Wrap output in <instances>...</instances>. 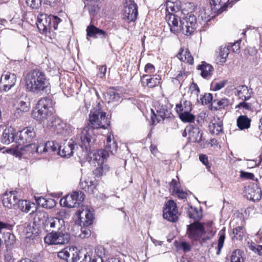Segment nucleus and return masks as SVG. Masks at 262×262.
Segmentation results:
<instances>
[{
    "label": "nucleus",
    "instance_id": "obj_1",
    "mask_svg": "<svg viewBox=\"0 0 262 262\" xmlns=\"http://www.w3.org/2000/svg\"><path fill=\"white\" fill-rule=\"evenodd\" d=\"M167 21L170 31L175 34L182 32L186 35H189L196 27V18L191 12H185V14L182 16H168Z\"/></svg>",
    "mask_w": 262,
    "mask_h": 262
},
{
    "label": "nucleus",
    "instance_id": "obj_2",
    "mask_svg": "<svg viewBox=\"0 0 262 262\" xmlns=\"http://www.w3.org/2000/svg\"><path fill=\"white\" fill-rule=\"evenodd\" d=\"M25 86L27 90L34 94L47 93L50 90V83L46 74L34 69L28 72L25 77Z\"/></svg>",
    "mask_w": 262,
    "mask_h": 262
},
{
    "label": "nucleus",
    "instance_id": "obj_3",
    "mask_svg": "<svg viewBox=\"0 0 262 262\" xmlns=\"http://www.w3.org/2000/svg\"><path fill=\"white\" fill-rule=\"evenodd\" d=\"M61 19L56 16L40 14L37 17V27L41 33L48 34L58 28Z\"/></svg>",
    "mask_w": 262,
    "mask_h": 262
},
{
    "label": "nucleus",
    "instance_id": "obj_4",
    "mask_svg": "<svg viewBox=\"0 0 262 262\" xmlns=\"http://www.w3.org/2000/svg\"><path fill=\"white\" fill-rule=\"evenodd\" d=\"M89 125L92 128L106 129L110 125V120L106 113L98 105L91 111L89 114Z\"/></svg>",
    "mask_w": 262,
    "mask_h": 262
},
{
    "label": "nucleus",
    "instance_id": "obj_5",
    "mask_svg": "<svg viewBox=\"0 0 262 262\" xmlns=\"http://www.w3.org/2000/svg\"><path fill=\"white\" fill-rule=\"evenodd\" d=\"M34 129L31 127H26L18 132L16 137V143L21 151H28L27 146L33 144L32 142L35 137Z\"/></svg>",
    "mask_w": 262,
    "mask_h": 262
},
{
    "label": "nucleus",
    "instance_id": "obj_6",
    "mask_svg": "<svg viewBox=\"0 0 262 262\" xmlns=\"http://www.w3.org/2000/svg\"><path fill=\"white\" fill-rule=\"evenodd\" d=\"M70 234L63 231H52L44 238L45 243L49 245H64L70 240Z\"/></svg>",
    "mask_w": 262,
    "mask_h": 262
},
{
    "label": "nucleus",
    "instance_id": "obj_7",
    "mask_svg": "<svg viewBox=\"0 0 262 262\" xmlns=\"http://www.w3.org/2000/svg\"><path fill=\"white\" fill-rule=\"evenodd\" d=\"M32 116L46 127L54 125L53 120L56 118L53 112L43 108H38L37 106L33 111Z\"/></svg>",
    "mask_w": 262,
    "mask_h": 262
},
{
    "label": "nucleus",
    "instance_id": "obj_8",
    "mask_svg": "<svg viewBox=\"0 0 262 262\" xmlns=\"http://www.w3.org/2000/svg\"><path fill=\"white\" fill-rule=\"evenodd\" d=\"M155 110L151 109L153 114L151 116V120L153 123L155 122V119L157 122L163 120L165 118L170 117L171 114L170 110L166 104L160 102H156L154 104Z\"/></svg>",
    "mask_w": 262,
    "mask_h": 262
},
{
    "label": "nucleus",
    "instance_id": "obj_9",
    "mask_svg": "<svg viewBox=\"0 0 262 262\" xmlns=\"http://www.w3.org/2000/svg\"><path fill=\"white\" fill-rule=\"evenodd\" d=\"M93 212V209L88 206L81 207L76 212V215L78 218L77 222L80 226H89L92 224L94 219Z\"/></svg>",
    "mask_w": 262,
    "mask_h": 262
},
{
    "label": "nucleus",
    "instance_id": "obj_10",
    "mask_svg": "<svg viewBox=\"0 0 262 262\" xmlns=\"http://www.w3.org/2000/svg\"><path fill=\"white\" fill-rule=\"evenodd\" d=\"M84 194L81 191H75L60 200L61 205L69 208L77 207L82 203Z\"/></svg>",
    "mask_w": 262,
    "mask_h": 262
},
{
    "label": "nucleus",
    "instance_id": "obj_11",
    "mask_svg": "<svg viewBox=\"0 0 262 262\" xmlns=\"http://www.w3.org/2000/svg\"><path fill=\"white\" fill-rule=\"evenodd\" d=\"M178 212L176 203L172 200L168 201L163 209V217L171 222H176L178 219Z\"/></svg>",
    "mask_w": 262,
    "mask_h": 262
},
{
    "label": "nucleus",
    "instance_id": "obj_12",
    "mask_svg": "<svg viewBox=\"0 0 262 262\" xmlns=\"http://www.w3.org/2000/svg\"><path fill=\"white\" fill-rule=\"evenodd\" d=\"M92 131V129L89 126H85L78 131L77 138L80 141V146L82 148H84L85 152H88L90 150Z\"/></svg>",
    "mask_w": 262,
    "mask_h": 262
},
{
    "label": "nucleus",
    "instance_id": "obj_13",
    "mask_svg": "<svg viewBox=\"0 0 262 262\" xmlns=\"http://www.w3.org/2000/svg\"><path fill=\"white\" fill-rule=\"evenodd\" d=\"M206 233L203 225L195 222L187 226V234L188 237L194 241H199Z\"/></svg>",
    "mask_w": 262,
    "mask_h": 262
},
{
    "label": "nucleus",
    "instance_id": "obj_14",
    "mask_svg": "<svg viewBox=\"0 0 262 262\" xmlns=\"http://www.w3.org/2000/svg\"><path fill=\"white\" fill-rule=\"evenodd\" d=\"M58 256L61 259L66 260L67 262H77L79 259L78 251L76 247L74 246L68 247L58 253Z\"/></svg>",
    "mask_w": 262,
    "mask_h": 262
},
{
    "label": "nucleus",
    "instance_id": "obj_15",
    "mask_svg": "<svg viewBox=\"0 0 262 262\" xmlns=\"http://www.w3.org/2000/svg\"><path fill=\"white\" fill-rule=\"evenodd\" d=\"M53 124L54 125L52 127L54 128V132L57 134L67 137L70 135L73 131V127L70 124L64 123L56 117L53 120Z\"/></svg>",
    "mask_w": 262,
    "mask_h": 262
},
{
    "label": "nucleus",
    "instance_id": "obj_16",
    "mask_svg": "<svg viewBox=\"0 0 262 262\" xmlns=\"http://www.w3.org/2000/svg\"><path fill=\"white\" fill-rule=\"evenodd\" d=\"M16 81V76L14 74L8 72L3 74L0 79V90L8 91L15 85Z\"/></svg>",
    "mask_w": 262,
    "mask_h": 262
},
{
    "label": "nucleus",
    "instance_id": "obj_17",
    "mask_svg": "<svg viewBox=\"0 0 262 262\" xmlns=\"http://www.w3.org/2000/svg\"><path fill=\"white\" fill-rule=\"evenodd\" d=\"M138 15L137 6L132 0L127 1L124 7L123 16L129 21H134Z\"/></svg>",
    "mask_w": 262,
    "mask_h": 262
},
{
    "label": "nucleus",
    "instance_id": "obj_18",
    "mask_svg": "<svg viewBox=\"0 0 262 262\" xmlns=\"http://www.w3.org/2000/svg\"><path fill=\"white\" fill-rule=\"evenodd\" d=\"M19 199V196L16 191L6 192L3 196V204L4 206L8 209H16Z\"/></svg>",
    "mask_w": 262,
    "mask_h": 262
},
{
    "label": "nucleus",
    "instance_id": "obj_19",
    "mask_svg": "<svg viewBox=\"0 0 262 262\" xmlns=\"http://www.w3.org/2000/svg\"><path fill=\"white\" fill-rule=\"evenodd\" d=\"M244 194L249 200L259 201L261 198L262 191L256 184L253 183L245 187Z\"/></svg>",
    "mask_w": 262,
    "mask_h": 262
},
{
    "label": "nucleus",
    "instance_id": "obj_20",
    "mask_svg": "<svg viewBox=\"0 0 262 262\" xmlns=\"http://www.w3.org/2000/svg\"><path fill=\"white\" fill-rule=\"evenodd\" d=\"M45 228L47 231H63L64 229V221L63 219L57 217H51L46 220L44 223Z\"/></svg>",
    "mask_w": 262,
    "mask_h": 262
},
{
    "label": "nucleus",
    "instance_id": "obj_21",
    "mask_svg": "<svg viewBox=\"0 0 262 262\" xmlns=\"http://www.w3.org/2000/svg\"><path fill=\"white\" fill-rule=\"evenodd\" d=\"M85 154L90 157L93 162L97 164V166L103 164L109 156L107 150L102 149L94 151V152L89 150L88 152H85Z\"/></svg>",
    "mask_w": 262,
    "mask_h": 262
},
{
    "label": "nucleus",
    "instance_id": "obj_22",
    "mask_svg": "<svg viewBox=\"0 0 262 262\" xmlns=\"http://www.w3.org/2000/svg\"><path fill=\"white\" fill-rule=\"evenodd\" d=\"M80 189L90 194H94L96 192V183L94 178L84 177L81 179L79 184Z\"/></svg>",
    "mask_w": 262,
    "mask_h": 262
},
{
    "label": "nucleus",
    "instance_id": "obj_23",
    "mask_svg": "<svg viewBox=\"0 0 262 262\" xmlns=\"http://www.w3.org/2000/svg\"><path fill=\"white\" fill-rule=\"evenodd\" d=\"M166 10L168 12V14L165 17L166 21L168 16L176 15L182 16L183 15L185 14V12H187V10L181 9L180 3L179 2H167L166 3Z\"/></svg>",
    "mask_w": 262,
    "mask_h": 262
},
{
    "label": "nucleus",
    "instance_id": "obj_24",
    "mask_svg": "<svg viewBox=\"0 0 262 262\" xmlns=\"http://www.w3.org/2000/svg\"><path fill=\"white\" fill-rule=\"evenodd\" d=\"M77 148L76 144H74L72 140L64 143L63 146L59 147L58 154L61 157L70 158L73 156L74 150Z\"/></svg>",
    "mask_w": 262,
    "mask_h": 262
},
{
    "label": "nucleus",
    "instance_id": "obj_25",
    "mask_svg": "<svg viewBox=\"0 0 262 262\" xmlns=\"http://www.w3.org/2000/svg\"><path fill=\"white\" fill-rule=\"evenodd\" d=\"M161 79V77L159 75H143L141 80L143 86L152 88L160 83Z\"/></svg>",
    "mask_w": 262,
    "mask_h": 262
},
{
    "label": "nucleus",
    "instance_id": "obj_26",
    "mask_svg": "<svg viewBox=\"0 0 262 262\" xmlns=\"http://www.w3.org/2000/svg\"><path fill=\"white\" fill-rule=\"evenodd\" d=\"M15 130L11 126L6 128L3 133L1 141L5 144H9L13 141H16Z\"/></svg>",
    "mask_w": 262,
    "mask_h": 262
},
{
    "label": "nucleus",
    "instance_id": "obj_27",
    "mask_svg": "<svg viewBox=\"0 0 262 262\" xmlns=\"http://www.w3.org/2000/svg\"><path fill=\"white\" fill-rule=\"evenodd\" d=\"M87 37H92L94 38L100 37L101 38H105L107 34L104 30L99 29L94 25H90L86 28ZM88 39V37H87Z\"/></svg>",
    "mask_w": 262,
    "mask_h": 262
},
{
    "label": "nucleus",
    "instance_id": "obj_28",
    "mask_svg": "<svg viewBox=\"0 0 262 262\" xmlns=\"http://www.w3.org/2000/svg\"><path fill=\"white\" fill-rule=\"evenodd\" d=\"M202 135L203 133L199 127L190 125L189 137L188 138L190 142L200 143L202 140Z\"/></svg>",
    "mask_w": 262,
    "mask_h": 262
},
{
    "label": "nucleus",
    "instance_id": "obj_29",
    "mask_svg": "<svg viewBox=\"0 0 262 262\" xmlns=\"http://www.w3.org/2000/svg\"><path fill=\"white\" fill-rule=\"evenodd\" d=\"M223 129V121L219 117H214L209 125V131L213 134L219 135Z\"/></svg>",
    "mask_w": 262,
    "mask_h": 262
},
{
    "label": "nucleus",
    "instance_id": "obj_30",
    "mask_svg": "<svg viewBox=\"0 0 262 262\" xmlns=\"http://www.w3.org/2000/svg\"><path fill=\"white\" fill-rule=\"evenodd\" d=\"M35 208V204L34 203L26 200L20 199H19L16 206V209H19L25 213H28L30 211H32V212L33 213L34 210H32V209Z\"/></svg>",
    "mask_w": 262,
    "mask_h": 262
},
{
    "label": "nucleus",
    "instance_id": "obj_31",
    "mask_svg": "<svg viewBox=\"0 0 262 262\" xmlns=\"http://www.w3.org/2000/svg\"><path fill=\"white\" fill-rule=\"evenodd\" d=\"M236 95L243 101H246L251 97L252 90L249 89L247 86L240 85L236 89Z\"/></svg>",
    "mask_w": 262,
    "mask_h": 262
},
{
    "label": "nucleus",
    "instance_id": "obj_32",
    "mask_svg": "<svg viewBox=\"0 0 262 262\" xmlns=\"http://www.w3.org/2000/svg\"><path fill=\"white\" fill-rule=\"evenodd\" d=\"M198 69L201 71V75L204 78H209L214 70L213 67L205 62H203L198 66Z\"/></svg>",
    "mask_w": 262,
    "mask_h": 262
},
{
    "label": "nucleus",
    "instance_id": "obj_33",
    "mask_svg": "<svg viewBox=\"0 0 262 262\" xmlns=\"http://www.w3.org/2000/svg\"><path fill=\"white\" fill-rule=\"evenodd\" d=\"M54 102L52 100L48 97H43L40 99L37 102L38 108H43L51 112H54Z\"/></svg>",
    "mask_w": 262,
    "mask_h": 262
},
{
    "label": "nucleus",
    "instance_id": "obj_34",
    "mask_svg": "<svg viewBox=\"0 0 262 262\" xmlns=\"http://www.w3.org/2000/svg\"><path fill=\"white\" fill-rule=\"evenodd\" d=\"M192 109L191 104L189 101H181L180 104L176 105V112L179 114V116L182 114H185L188 112H191Z\"/></svg>",
    "mask_w": 262,
    "mask_h": 262
},
{
    "label": "nucleus",
    "instance_id": "obj_35",
    "mask_svg": "<svg viewBox=\"0 0 262 262\" xmlns=\"http://www.w3.org/2000/svg\"><path fill=\"white\" fill-rule=\"evenodd\" d=\"M251 120L246 115H241L237 119V125L241 130L248 129L250 127Z\"/></svg>",
    "mask_w": 262,
    "mask_h": 262
},
{
    "label": "nucleus",
    "instance_id": "obj_36",
    "mask_svg": "<svg viewBox=\"0 0 262 262\" xmlns=\"http://www.w3.org/2000/svg\"><path fill=\"white\" fill-rule=\"evenodd\" d=\"M46 143H40L38 145L33 144L27 146L28 148L27 152H37L38 154L46 153Z\"/></svg>",
    "mask_w": 262,
    "mask_h": 262
},
{
    "label": "nucleus",
    "instance_id": "obj_37",
    "mask_svg": "<svg viewBox=\"0 0 262 262\" xmlns=\"http://www.w3.org/2000/svg\"><path fill=\"white\" fill-rule=\"evenodd\" d=\"M117 149V145L115 141L112 138L111 133H110L107 137L105 143V149L112 154H114Z\"/></svg>",
    "mask_w": 262,
    "mask_h": 262
},
{
    "label": "nucleus",
    "instance_id": "obj_38",
    "mask_svg": "<svg viewBox=\"0 0 262 262\" xmlns=\"http://www.w3.org/2000/svg\"><path fill=\"white\" fill-rule=\"evenodd\" d=\"M178 58L183 62L192 64L193 63V58L189 51L187 49L182 50L177 55Z\"/></svg>",
    "mask_w": 262,
    "mask_h": 262
},
{
    "label": "nucleus",
    "instance_id": "obj_39",
    "mask_svg": "<svg viewBox=\"0 0 262 262\" xmlns=\"http://www.w3.org/2000/svg\"><path fill=\"white\" fill-rule=\"evenodd\" d=\"M3 238L7 250L10 249L15 243V237L9 232L3 233Z\"/></svg>",
    "mask_w": 262,
    "mask_h": 262
},
{
    "label": "nucleus",
    "instance_id": "obj_40",
    "mask_svg": "<svg viewBox=\"0 0 262 262\" xmlns=\"http://www.w3.org/2000/svg\"><path fill=\"white\" fill-rule=\"evenodd\" d=\"M110 170V167L107 164H102L98 167L94 171V174L100 177L103 175H105Z\"/></svg>",
    "mask_w": 262,
    "mask_h": 262
},
{
    "label": "nucleus",
    "instance_id": "obj_41",
    "mask_svg": "<svg viewBox=\"0 0 262 262\" xmlns=\"http://www.w3.org/2000/svg\"><path fill=\"white\" fill-rule=\"evenodd\" d=\"M104 99L108 103L118 101L120 99V95L113 90H110L104 94Z\"/></svg>",
    "mask_w": 262,
    "mask_h": 262
},
{
    "label": "nucleus",
    "instance_id": "obj_42",
    "mask_svg": "<svg viewBox=\"0 0 262 262\" xmlns=\"http://www.w3.org/2000/svg\"><path fill=\"white\" fill-rule=\"evenodd\" d=\"M229 47L221 46L219 49V56L221 58L220 62L224 63L229 53Z\"/></svg>",
    "mask_w": 262,
    "mask_h": 262
},
{
    "label": "nucleus",
    "instance_id": "obj_43",
    "mask_svg": "<svg viewBox=\"0 0 262 262\" xmlns=\"http://www.w3.org/2000/svg\"><path fill=\"white\" fill-rule=\"evenodd\" d=\"M233 238L242 240L245 236V229L243 226H238L233 229Z\"/></svg>",
    "mask_w": 262,
    "mask_h": 262
},
{
    "label": "nucleus",
    "instance_id": "obj_44",
    "mask_svg": "<svg viewBox=\"0 0 262 262\" xmlns=\"http://www.w3.org/2000/svg\"><path fill=\"white\" fill-rule=\"evenodd\" d=\"M46 152H57L58 153L59 146L57 143L54 141H48L46 143Z\"/></svg>",
    "mask_w": 262,
    "mask_h": 262
},
{
    "label": "nucleus",
    "instance_id": "obj_45",
    "mask_svg": "<svg viewBox=\"0 0 262 262\" xmlns=\"http://www.w3.org/2000/svg\"><path fill=\"white\" fill-rule=\"evenodd\" d=\"M189 91L191 93V97L195 98L196 101H199V96L200 94V89L198 85L194 82H192L189 87Z\"/></svg>",
    "mask_w": 262,
    "mask_h": 262
},
{
    "label": "nucleus",
    "instance_id": "obj_46",
    "mask_svg": "<svg viewBox=\"0 0 262 262\" xmlns=\"http://www.w3.org/2000/svg\"><path fill=\"white\" fill-rule=\"evenodd\" d=\"M231 262H244L240 250H235L233 252L231 257Z\"/></svg>",
    "mask_w": 262,
    "mask_h": 262
},
{
    "label": "nucleus",
    "instance_id": "obj_47",
    "mask_svg": "<svg viewBox=\"0 0 262 262\" xmlns=\"http://www.w3.org/2000/svg\"><path fill=\"white\" fill-rule=\"evenodd\" d=\"M227 83V80H222L219 82L213 81L211 84V89L212 90L216 91L223 88Z\"/></svg>",
    "mask_w": 262,
    "mask_h": 262
},
{
    "label": "nucleus",
    "instance_id": "obj_48",
    "mask_svg": "<svg viewBox=\"0 0 262 262\" xmlns=\"http://www.w3.org/2000/svg\"><path fill=\"white\" fill-rule=\"evenodd\" d=\"M179 117L183 122H191L194 120L195 118L194 116L190 113V112H188L185 114H182Z\"/></svg>",
    "mask_w": 262,
    "mask_h": 262
},
{
    "label": "nucleus",
    "instance_id": "obj_49",
    "mask_svg": "<svg viewBox=\"0 0 262 262\" xmlns=\"http://www.w3.org/2000/svg\"><path fill=\"white\" fill-rule=\"evenodd\" d=\"M212 99V94L210 93H206L204 96L201 95L199 98V101H197L198 103H200L202 104H207L211 102Z\"/></svg>",
    "mask_w": 262,
    "mask_h": 262
},
{
    "label": "nucleus",
    "instance_id": "obj_50",
    "mask_svg": "<svg viewBox=\"0 0 262 262\" xmlns=\"http://www.w3.org/2000/svg\"><path fill=\"white\" fill-rule=\"evenodd\" d=\"M210 11L209 9H203L200 11V17L202 20L204 22L207 23L210 20Z\"/></svg>",
    "mask_w": 262,
    "mask_h": 262
},
{
    "label": "nucleus",
    "instance_id": "obj_51",
    "mask_svg": "<svg viewBox=\"0 0 262 262\" xmlns=\"http://www.w3.org/2000/svg\"><path fill=\"white\" fill-rule=\"evenodd\" d=\"M87 227L88 226H81V233L78 235L80 238H84L90 236L91 231Z\"/></svg>",
    "mask_w": 262,
    "mask_h": 262
},
{
    "label": "nucleus",
    "instance_id": "obj_52",
    "mask_svg": "<svg viewBox=\"0 0 262 262\" xmlns=\"http://www.w3.org/2000/svg\"><path fill=\"white\" fill-rule=\"evenodd\" d=\"M26 2L27 5L32 9L38 8L41 4V0H26Z\"/></svg>",
    "mask_w": 262,
    "mask_h": 262
},
{
    "label": "nucleus",
    "instance_id": "obj_53",
    "mask_svg": "<svg viewBox=\"0 0 262 262\" xmlns=\"http://www.w3.org/2000/svg\"><path fill=\"white\" fill-rule=\"evenodd\" d=\"M225 238V236L224 234H221L220 235V237H219V241H218L217 251L216 252L217 255H219L221 253V250L224 245Z\"/></svg>",
    "mask_w": 262,
    "mask_h": 262
},
{
    "label": "nucleus",
    "instance_id": "obj_54",
    "mask_svg": "<svg viewBox=\"0 0 262 262\" xmlns=\"http://www.w3.org/2000/svg\"><path fill=\"white\" fill-rule=\"evenodd\" d=\"M214 102L216 103L220 108H224L228 105L229 100L227 98H223L221 100H215Z\"/></svg>",
    "mask_w": 262,
    "mask_h": 262
},
{
    "label": "nucleus",
    "instance_id": "obj_55",
    "mask_svg": "<svg viewBox=\"0 0 262 262\" xmlns=\"http://www.w3.org/2000/svg\"><path fill=\"white\" fill-rule=\"evenodd\" d=\"M16 107L18 110L24 112H27L28 110L27 103L23 100H20L19 102H18Z\"/></svg>",
    "mask_w": 262,
    "mask_h": 262
},
{
    "label": "nucleus",
    "instance_id": "obj_56",
    "mask_svg": "<svg viewBox=\"0 0 262 262\" xmlns=\"http://www.w3.org/2000/svg\"><path fill=\"white\" fill-rule=\"evenodd\" d=\"M13 228V226L7 223L0 221V233H2L3 230H11Z\"/></svg>",
    "mask_w": 262,
    "mask_h": 262
},
{
    "label": "nucleus",
    "instance_id": "obj_57",
    "mask_svg": "<svg viewBox=\"0 0 262 262\" xmlns=\"http://www.w3.org/2000/svg\"><path fill=\"white\" fill-rule=\"evenodd\" d=\"M246 101H244L243 102H240L238 104H237L235 108H243L246 110H251L252 109L251 104L245 102Z\"/></svg>",
    "mask_w": 262,
    "mask_h": 262
},
{
    "label": "nucleus",
    "instance_id": "obj_58",
    "mask_svg": "<svg viewBox=\"0 0 262 262\" xmlns=\"http://www.w3.org/2000/svg\"><path fill=\"white\" fill-rule=\"evenodd\" d=\"M56 205V202L54 199L51 198L47 199L45 208L48 209H51L53 208L54 206H55Z\"/></svg>",
    "mask_w": 262,
    "mask_h": 262
},
{
    "label": "nucleus",
    "instance_id": "obj_59",
    "mask_svg": "<svg viewBox=\"0 0 262 262\" xmlns=\"http://www.w3.org/2000/svg\"><path fill=\"white\" fill-rule=\"evenodd\" d=\"M178 197L181 199H185L187 196V193L184 191L180 188L178 189V190H175L173 192Z\"/></svg>",
    "mask_w": 262,
    "mask_h": 262
},
{
    "label": "nucleus",
    "instance_id": "obj_60",
    "mask_svg": "<svg viewBox=\"0 0 262 262\" xmlns=\"http://www.w3.org/2000/svg\"><path fill=\"white\" fill-rule=\"evenodd\" d=\"M241 177L246 179L253 180L254 175L252 173L241 171Z\"/></svg>",
    "mask_w": 262,
    "mask_h": 262
},
{
    "label": "nucleus",
    "instance_id": "obj_61",
    "mask_svg": "<svg viewBox=\"0 0 262 262\" xmlns=\"http://www.w3.org/2000/svg\"><path fill=\"white\" fill-rule=\"evenodd\" d=\"M240 42L241 40L237 41L232 44L231 46L232 50L234 53H239L240 50Z\"/></svg>",
    "mask_w": 262,
    "mask_h": 262
},
{
    "label": "nucleus",
    "instance_id": "obj_62",
    "mask_svg": "<svg viewBox=\"0 0 262 262\" xmlns=\"http://www.w3.org/2000/svg\"><path fill=\"white\" fill-rule=\"evenodd\" d=\"M95 252L98 257L102 258V256L105 254V250L104 248L101 246L97 247L95 249Z\"/></svg>",
    "mask_w": 262,
    "mask_h": 262
},
{
    "label": "nucleus",
    "instance_id": "obj_63",
    "mask_svg": "<svg viewBox=\"0 0 262 262\" xmlns=\"http://www.w3.org/2000/svg\"><path fill=\"white\" fill-rule=\"evenodd\" d=\"M106 72V67L105 66H102L99 67V73H98V76L100 78H103L104 77Z\"/></svg>",
    "mask_w": 262,
    "mask_h": 262
},
{
    "label": "nucleus",
    "instance_id": "obj_64",
    "mask_svg": "<svg viewBox=\"0 0 262 262\" xmlns=\"http://www.w3.org/2000/svg\"><path fill=\"white\" fill-rule=\"evenodd\" d=\"M144 70L146 73H152L155 72V67L152 64L148 63L145 66Z\"/></svg>",
    "mask_w": 262,
    "mask_h": 262
}]
</instances>
